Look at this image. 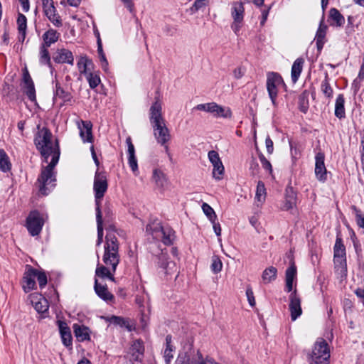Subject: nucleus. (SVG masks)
Segmentation results:
<instances>
[{
    "instance_id": "nucleus-1",
    "label": "nucleus",
    "mask_w": 364,
    "mask_h": 364,
    "mask_svg": "<svg viewBox=\"0 0 364 364\" xmlns=\"http://www.w3.org/2000/svg\"><path fill=\"white\" fill-rule=\"evenodd\" d=\"M38 132L34 139V143L37 149L44 158L45 162L51 156L49 164L43 169L41 175L38 178L40 183L39 191L43 195H47L48 191L51 188L55 181L53 168L58 162L60 152L57 144H54L51 140L52 134L46 127L41 128L40 124L37 126Z\"/></svg>"
},
{
    "instance_id": "nucleus-2",
    "label": "nucleus",
    "mask_w": 364,
    "mask_h": 364,
    "mask_svg": "<svg viewBox=\"0 0 364 364\" xmlns=\"http://www.w3.org/2000/svg\"><path fill=\"white\" fill-rule=\"evenodd\" d=\"M150 122L157 143L164 146L168 151V143L171 140V134L162 116L161 104L158 98L150 107Z\"/></svg>"
},
{
    "instance_id": "nucleus-3",
    "label": "nucleus",
    "mask_w": 364,
    "mask_h": 364,
    "mask_svg": "<svg viewBox=\"0 0 364 364\" xmlns=\"http://www.w3.org/2000/svg\"><path fill=\"white\" fill-rule=\"evenodd\" d=\"M106 238L102 260L106 266L111 267L112 272H114L119 262L117 240L114 235H107Z\"/></svg>"
},
{
    "instance_id": "nucleus-4",
    "label": "nucleus",
    "mask_w": 364,
    "mask_h": 364,
    "mask_svg": "<svg viewBox=\"0 0 364 364\" xmlns=\"http://www.w3.org/2000/svg\"><path fill=\"white\" fill-rule=\"evenodd\" d=\"M146 232L150 233L154 239L161 240L166 245L172 244L175 238L174 231L171 228H164L156 222L149 224L146 226Z\"/></svg>"
},
{
    "instance_id": "nucleus-5",
    "label": "nucleus",
    "mask_w": 364,
    "mask_h": 364,
    "mask_svg": "<svg viewBox=\"0 0 364 364\" xmlns=\"http://www.w3.org/2000/svg\"><path fill=\"white\" fill-rule=\"evenodd\" d=\"M329 358L330 351L326 341L318 338L312 350L310 364H328Z\"/></svg>"
},
{
    "instance_id": "nucleus-6",
    "label": "nucleus",
    "mask_w": 364,
    "mask_h": 364,
    "mask_svg": "<svg viewBox=\"0 0 364 364\" xmlns=\"http://www.w3.org/2000/svg\"><path fill=\"white\" fill-rule=\"evenodd\" d=\"M195 109L209 112L215 117H223L226 119L232 117V112L229 107H223L215 102L199 104L195 107Z\"/></svg>"
},
{
    "instance_id": "nucleus-7",
    "label": "nucleus",
    "mask_w": 364,
    "mask_h": 364,
    "mask_svg": "<svg viewBox=\"0 0 364 364\" xmlns=\"http://www.w3.org/2000/svg\"><path fill=\"white\" fill-rule=\"evenodd\" d=\"M283 83V80L279 74L277 73H267L266 83L267 90L269 97L274 106L276 105L278 89Z\"/></svg>"
},
{
    "instance_id": "nucleus-8",
    "label": "nucleus",
    "mask_w": 364,
    "mask_h": 364,
    "mask_svg": "<svg viewBox=\"0 0 364 364\" xmlns=\"http://www.w3.org/2000/svg\"><path fill=\"white\" fill-rule=\"evenodd\" d=\"M44 220L37 210L31 211L26 219V228L32 236L38 235L43 226Z\"/></svg>"
},
{
    "instance_id": "nucleus-9",
    "label": "nucleus",
    "mask_w": 364,
    "mask_h": 364,
    "mask_svg": "<svg viewBox=\"0 0 364 364\" xmlns=\"http://www.w3.org/2000/svg\"><path fill=\"white\" fill-rule=\"evenodd\" d=\"M244 12L245 9L242 2L236 1L232 4L231 16L233 18V22L231 24V28L237 35L242 27Z\"/></svg>"
},
{
    "instance_id": "nucleus-10",
    "label": "nucleus",
    "mask_w": 364,
    "mask_h": 364,
    "mask_svg": "<svg viewBox=\"0 0 364 364\" xmlns=\"http://www.w3.org/2000/svg\"><path fill=\"white\" fill-rule=\"evenodd\" d=\"M93 188L95 193L97 208L98 207L100 208V200L104 196L107 189V181L104 173H96Z\"/></svg>"
},
{
    "instance_id": "nucleus-11",
    "label": "nucleus",
    "mask_w": 364,
    "mask_h": 364,
    "mask_svg": "<svg viewBox=\"0 0 364 364\" xmlns=\"http://www.w3.org/2000/svg\"><path fill=\"white\" fill-rule=\"evenodd\" d=\"M208 156L213 167L212 173L213 177L218 181L221 180L224 175L225 168L220 160L218 153L214 150H212L208 152Z\"/></svg>"
},
{
    "instance_id": "nucleus-12",
    "label": "nucleus",
    "mask_w": 364,
    "mask_h": 364,
    "mask_svg": "<svg viewBox=\"0 0 364 364\" xmlns=\"http://www.w3.org/2000/svg\"><path fill=\"white\" fill-rule=\"evenodd\" d=\"M289 309L291 314V318L292 321H295L302 314L301 299L297 294L296 291L294 290L289 295Z\"/></svg>"
},
{
    "instance_id": "nucleus-13",
    "label": "nucleus",
    "mask_w": 364,
    "mask_h": 364,
    "mask_svg": "<svg viewBox=\"0 0 364 364\" xmlns=\"http://www.w3.org/2000/svg\"><path fill=\"white\" fill-rule=\"evenodd\" d=\"M43 11L48 18L55 26H60L61 25L59 16L56 13L55 7L53 0H46L42 1Z\"/></svg>"
},
{
    "instance_id": "nucleus-14",
    "label": "nucleus",
    "mask_w": 364,
    "mask_h": 364,
    "mask_svg": "<svg viewBox=\"0 0 364 364\" xmlns=\"http://www.w3.org/2000/svg\"><path fill=\"white\" fill-rule=\"evenodd\" d=\"M80 131V136L83 142H92L93 136L92 134V124L89 121L80 120L77 122Z\"/></svg>"
},
{
    "instance_id": "nucleus-15",
    "label": "nucleus",
    "mask_w": 364,
    "mask_h": 364,
    "mask_svg": "<svg viewBox=\"0 0 364 364\" xmlns=\"http://www.w3.org/2000/svg\"><path fill=\"white\" fill-rule=\"evenodd\" d=\"M315 174L320 181H325L327 178V171L324 164V155L319 152L316 155Z\"/></svg>"
},
{
    "instance_id": "nucleus-16",
    "label": "nucleus",
    "mask_w": 364,
    "mask_h": 364,
    "mask_svg": "<svg viewBox=\"0 0 364 364\" xmlns=\"http://www.w3.org/2000/svg\"><path fill=\"white\" fill-rule=\"evenodd\" d=\"M36 277V269L30 266H27L26 271L23 278V289L26 292L33 289L36 287L35 279Z\"/></svg>"
},
{
    "instance_id": "nucleus-17",
    "label": "nucleus",
    "mask_w": 364,
    "mask_h": 364,
    "mask_svg": "<svg viewBox=\"0 0 364 364\" xmlns=\"http://www.w3.org/2000/svg\"><path fill=\"white\" fill-rule=\"evenodd\" d=\"M152 179L157 188L161 191L166 190L170 184L167 176L159 169H155L153 171Z\"/></svg>"
},
{
    "instance_id": "nucleus-18",
    "label": "nucleus",
    "mask_w": 364,
    "mask_h": 364,
    "mask_svg": "<svg viewBox=\"0 0 364 364\" xmlns=\"http://www.w3.org/2000/svg\"><path fill=\"white\" fill-rule=\"evenodd\" d=\"M23 82L26 95L31 101H34L36 100L34 85L26 68L23 70Z\"/></svg>"
},
{
    "instance_id": "nucleus-19",
    "label": "nucleus",
    "mask_w": 364,
    "mask_h": 364,
    "mask_svg": "<svg viewBox=\"0 0 364 364\" xmlns=\"http://www.w3.org/2000/svg\"><path fill=\"white\" fill-rule=\"evenodd\" d=\"M345 255V247L342 244L341 240L337 238L334 246V262L339 264L343 269L346 264Z\"/></svg>"
},
{
    "instance_id": "nucleus-20",
    "label": "nucleus",
    "mask_w": 364,
    "mask_h": 364,
    "mask_svg": "<svg viewBox=\"0 0 364 364\" xmlns=\"http://www.w3.org/2000/svg\"><path fill=\"white\" fill-rule=\"evenodd\" d=\"M53 60L58 63H68L70 65H73L74 63V57L72 52L65 48L57 50L55 56L53 57Z\"/></svg>"
},
{
    "instance_id": "nucleus-21",
    "label": "nucleus",
    "mask_w": 364,
    "mask_h": 364,
    "mask_svg": "<svg viewBox=\"0 0 364 364\" xmlns=\"http://www.w3.org/2000/svg\"><path fill=\"white\" fill-rule=\"evenodd\" d=\"M57 323L63 344L65 346H70L72 344V336L70 329L68 324L65 321L60 320H58Z\"/></svg>"
},
{
    "instance_id": "nucleus-22",
    "label": "nucleus",
    "mask_w": 364,
    "mask_h": 364,
    "mask_svg": "<svg viewBox=\"0 0 364 364\" xmlns=\"http://www.w3.org/2000/svg\"><path fill=\"white\" fill-rule=\"evenodd\" d=\"M77 66L80 74L85 76L89 73L92 72L93 63L92 60L89 59L86 55H82L79 58Z\"/></svg>"
},
{
    "instance_id": "nucleus-23",
    "label": "nucleus",
    "mask_w": 364,
    "mask_h": 364,
    "mask_svg": "<svg viewBox=\"0 0 364 364\" xmlns=\"http://www.w3.org/2000/svg\"><path fill=\"white\" fill-rule=\"evenodd\" d=\"M159 265L164 270V274L166 275H171L177 272L176 263L169 261L164 255H161L159 257Z\"/></svg>"
},
{
    "instance_id": "nucleus-24",
    "label": "nucleus",
    "mask_w": 364,
    "mask_h": 364,
    "mask_svg": "<svg viewBox=\"0 0 364 364\" xmlns=\"http://www.w3.org/2000/svg\"><path fill=\"white\" fill-rule=\"evenodd\" d=\"M73 332L79 341H89L90 339V330L88 327L84 325H79L75 323L73 326Z\"/></svg>"
},
{
    "instance_id": "nucleus-25",
    "label": "nucleus",
    "mask_w": 364,
    "mask_h": 364,
    "mask_svg": "<svg viewBox=\"0 0 364 364\" xmlns=\"http://www.w3.org/2000/svg\"><path fill=\"white\" fill-rule=\"evenodd\" d=\"M144 346L140 341H134L130 348L132 360L134 361L141 360L144 355Z\"/></svg>"
},
{
    "instance_id": "nucleus-26",
    "label": "nucleus",
    "mask_w": 364,
    "mask_h": 364,
    "mask_svg": "<svg viewBox=\"0 0 364 364\" xmlns=\"http://www.w3.org/2000/svg\"><path fill=\"white\" fill-rule=\"evenodd\" d=\"M286 289L288 292L293 289V282L296 275V267L294 262L291 263L290 267L286 270Z\"/></svg>"
},
{
    "instance_id": "nucleus-27",
    "label": "nucleus",
    "mask_w": 364,
    "mask_h": 364,
    "mask_svg": "<svg viewBox=\"0 0 364 364\" xmlns=\"http://www.w3.org/2000/svg\"><path fill=\"white\" fill-rule=\"evenodd\" d=\"M95 290L96 294L103 300L109 301L113 299V295L109 292L107 287L100 284L97 279L95 282Z\"/></svg>"
},
{
    "instance_id": "nucleus-28",
    "label": "nucleus",
    "mask_w": 364,
    "mask_h": 364,
    "mask_svg": "<svg viewBox=\"0 0 364 364\" xmlns=\"http://www.w3.org/2000/svg\"><path fill=\"white\" fill-rule=\"evenodd\" d=\"M304 63V59L297 58L292 65L291 76L294 83H295L299 79V77L302 71Z\"/></svg>"
},
{
    "instance_id": "nucleus-29",
    "label": "nucleus",
    "mask_w": 364,
    "mask_h": 364,
    "mask_svg": "<svg viewBox=\"0 0 364 364\" xmlns=\"http://www.w3.org/2000/svg\"><path fill=\"white\" fill-rule=\"evenodd\" d=\"M277 270L275 267L271 266L265 269L262 274V279L264 284H269L274 281L277 278Z\"/></svg>"
},
{
    "instance_id": "nucleus-30",
    "label": "nucleus",
    "mask_w": 364,
    "mask_h": 364,
    "mask_svg": "<svg viewBox=\"0 0 364 364\" xmlns=\"http://www.w3.org/2000/svg\"><path fill=\"white\" fill-rule=\"evenodd\" d=\"M296 205V194L292 189L286 191L285 201L283 209L289 210L292 209Z\"/></svg>"
},
{
    "instance_id": "nucleus-31",
    "label": "nucleus",
    "mask_w": 364,
    "mask_h": 364,
    "mask_svg": "<svg viewBox=\"0 0 364 364\" xmlns=\"http://www.w3.org/2000/svg\"><path fill=\"white\" fill-rule=\"evenodd\" d=\"M59 36L60 34L55 30H48L43 36L44 41L43 45L49 47L51 44L55 43L58 40Z\"/></svg>"
},
{
    "instance_id": "nucleus-32",
    "label": "nucleus",
    "mask_w": 364,
    "mask_h": 364,
    "mask_svg": "<svg viewBox=\"0 0 364 364\" xmlns=\"http://www.w3.org/2000/svg\"><path fill=\"white\" fill-rule=\"evenodd\" d=\"M344 102L345 100L343 95H339L336 98L335 104V115L339 119L345 117Z\"/></svg>"
},
{
    "instance_id": "nucleus-33",
    "label": "nucleus",
    "mask_w": 364,
    "mask_h": 364,
    "mask_svg": "<svg viewBox=\"0 0 364 364\" xmlns=\"http://www.w3.org/2000/svg\"><path fill=\"white\" fill-rule=\"evenodd\" d=\"M266 188L262 181H259L257 186L255 193V200L258 203L257 205L264 202L266 198Z\"/></svg>"
},
{
    "instance_id": "nucleus-34",
    "label": "nucleus",
    "mask_w": 364,
    "mask_h": 364,
    "mask_svg": "<svg viewBox=\"0 0 364 364\" xmlns=\"http://www.w3.org/2000/svg\"><path fill=\"white\" fill-rule=\"evenodd\" d=\"M166 347L164 352V358L166 362V364H170L171 360L173 358V348L171 345V337L170 336H167L166 338Z\"/></svg>"
},
{
    "instance_id": "nucleus-35",
    "label": "nucleus",
    "mask_w": 364,
    "mask_h": 364,
    "mask_svg": "<svg viewBox=\"0 0 364 364\" xmlns=\"http://www.w3.org/2000/svg\"><path fill=\"white\" fill-rule=\"evenodd\" d=\"M18 30L21 35V40L23 41L26 37V31L27 28V19L26 17L22 14H18L17 18Z\"/></svg>"
},
{
    "instance_id": "nucleus-36",
    "label": "nucleus",
    "mask_w": 364,
    "mask_h": 364,
    "mask_svg": "<svg viewBox=\"0 0 364 364\" xmlns=\"http://www.w3.org/2000/svg\"><path fill=\"white\" fill-rule=\"evenodd\" d=\"M97 210V236H98V240H97V245H100L102 242V237H103V228H102V213L100 210V208L98 207L96 208Z\"/></svg>"
},
{
    "instance_id": "nucleus-37",
    "label": "nucleus",
    "mask_w": 364,
    "mask_h": 364,
    "mask_svg": "<svg viewBox=\"0 0 364 364\" xmlns=\"http://www.w3.org/2000/svg\"><path fill=\"white\" fill-rule=\"evenodd\" d=\"M223 262L218 255H213L211 257L210 269L214 274H218L222 271Z\"/></svg>"
},
{
    "instance_id": "nucleus-38",
    "label": "nucleus",
    "mask_w": 364,
    "mask_h": 364,
    "mask_svg": "<svg viewBox=\"0 0 364 364\" xmlns=\"http://www.w3.org/2000/svg\"><path fill=\"white\" fill-rule=\"evenodd\" d=\"M209 2V0H196L190 8L191 14H196L200 10H203L208 6Z\"/></svg>"
},
{
    "instance_id": "nucleus-39",
    "label": "nucleus",
    "mask_w": 364,
    "mask_h": 364,
    "mask_svg": "<svg viewBox=\"0 0 364 364\" xmlns=\"http://www.w3.org/2000/svg\"><path fill=\"white\" fill-rule=\"evenodd\" d=\"M108 321L112 323L117 324L120 326H125L129 331L132 329V325L122 317L112 316L108 318Z\"/></svg>"
},
{
    "instance_id": "nucleus-40",
    "label": "nucleus",
    "mask_w": 364,
    "mask_h": 364,
    "mask_svg": "<svg viewBox=\"0 0 364 364\" xmlns=\"http://www.w3.org/2000/svg\"><path fill=\"white\" fill-rule=\"evenodd\" d=\"M330 18L335 22L336 25L341 26L344 23V17L336 9H331L330 10Z\"/></svg>"
},
{
    "instance_id": "nucleus-41",
    "label": "nucleus",
    "mask_w": 364,
    "mask_h": 364,
    "mask_svg": "<svg viewBox=\"0 0 364 364\" xmlns=\"http://www.w3.org/2000/svg\"><path fill=\"white\" fill-rule=\"evenodd\" d=\"M10 168L11 164L6 154L3 150H0V170L6 172L10 170Z\"/></svg>"
},
{
    "instance_id": "nucleus-42",
    "label": "nucleus",
    "mask_w": 364,
    "mask_h": 364,
    "mask_svg": "<svg viewBox=\"0 0 364 364\" xmlns=\"http://www.w3.org/2000/svg\"><path fill=\"white\" fill-rule=\"evenodd\" d=\"M95 273L97 277H100L101 278L107 277V278H109L112 281H114V278L113 275L112 274V273L110 272V271L108 269V268L107 267H105V266L98 267L96 269Z\"/></svg>"
},
{
    "instance_id": "nucleus-43",
    "label": "nucleus",
    "mask_w": 364,
    "mask_h": 364,
    "mask_svg": "<svg viewBox=\"0 0 364 364\" xmlns=\"http://www.w3.org/2000/svg\"><path fill=\"white\" fill-rule=\"evenodd\" d=\"M321 90L323 94L328 98H331L333 96V89L331 86L330 85L327 77L324 79V80L322 82L321 85Z\"/></svg>"
},
{
    "instance_id": "nucleus-44",
    "label": "nucleus",
    "mask_w": 364,
    "mask_h": 364,
    "mask_svg": "<svg viewBox=\"0 0 364 364\" xmlns=\"http://www.w3.org/2000/svg\"><path fill=\"white\" fill-rule=\"evenodd\" d=\"M202 210L204 214L207 216L209 220L211 222L216 220L217 215L214 210L208 203H203L202 205Z\"/></svg>"
},
{
    "instance_id": "nucleus-45",
    "label": "nucleus",
    "mask_w": 364,
    "mask_h": 364,
    "mask_svg": "<svg viewBox=\"0 0 364 364\" xmlns=\"http://www.w3.org/2000/svg\"><path fill=\"white\" fill-rule=\"evenodd\" d=\"M55 97L62 99L64 102H70L72 98L69 92H65L62 87L58 85L56 86Z\"/></svg>"
},
{
    "instance_id": "nucleus-46",
    "label": "nucleus",
    "mask_w": 364,
    "mask_h": 364,
    "mask_svg": "<svg viewBox=\"0 0 364 364\" xmlns=\"http://www.w3.org/2000/svg\"><path fill=\"white\" fill-rule=\"evenodd\" d=\"M48 46L42 45L40 51V60L41 63L48 64L50 62L49 52L48 50Z\"/></svg>"
},
{
    "instance_id": "nucleus-47",
    "label": "nucleus",
    "mask_w": 364,
    "mask_h": 364,
    "mask_svg": "<svg viewBox=\"0 0 364 364\" xmlns=\"http://www.w3.org/2000/svg\"><path fill=\"white\" fill-rule=\"evenodd\" d=\"M88 82L89 85L91 88H95L100 82V77L92 72L89 73L87 75H85Z\"/></svg>"
},
{
    "instance_id": "nucleus-48",
    "label": "nucleus",
    "mask_w": 364,
    "mask_h": 364,
    "mask_svg": "<svg viewBox=\"0 0 364 364\" xmlns=\"http://www.w3.org/2000/svg\"><path fill=\"white\" fill-rule=\"evenodd\" d=\"M355 217V221L357 225L360 228L364 229V214L356 208H353Z\"/></svg>"
},
{
    "instance_id": "nucleus-49",
    "label": "nucleus",
    "mask_w": 364,
    "mask_h": 364,
    "mask_svg": "<svg viewBox=\"0 0 364 364\" xmlns=\"http://www.w3.org/2000/svg\"><path fill=\"white\" fill-rule=\"evenodd\" d=\"M41 301L38 303L35 309L38 313H44L48 309V302L46 298L43 296L41 299Z\"/></svg>"
},
{
    "instance_id": "nucleus-50",
    "label": "nucleus",
    "mask_w": 364,
    "mask_h": 364,
    "mask_svg": "<svg viewBox=\"0 0 364 364\" xmlns=\"http://www.w3.org/2000/svg\"><path fill=\"white\" fill-rule=\"evenodd\" d=\"M37 280L41 288H43L47 284V277L43 272H38L36 269Z\"/></svg>"
},
{
    "instance_id": "nucleus-51",
    "label": "nucleus",
    "mask_w": 364,
    "mask_h": 364,
    "mask_svg": "<svg viewBox=\"0 0 364 364\" xmlns=\"http://www.w3.org/2000/svg\"><path fill=\"white\" fill-rule=\"evenodd\" d=\"M259 157L263 168L265 169L269 173H272V168L270 162L266 159V158L262 154L259 155Z\"/></svg>"
},
{
    "instance_id": "nucleus-52",
    "label": "nucleus",
    "mask_w": 364,
    "mask_h": 364,
    "mask_svg": "<svg viewBox=\"0 0 364 364\" xmlns=\"http://www.w3.org/2000/svg\"><path fill=\"white\" fill-rule=\"evenodd\" d=\"M128 161H129V165L130 168H132V171L134 173H136L138 170V164H137V160L136 159L135 155H129Z\"/></svg>"
},
{
    "instance_id": "nucleus-53",
    "label": "nucleus",
    "mask_w": 364,
    "mask_h": 364,
    "mask_svg": "<svg viewBox=\"0 0 364 364\" xmlns=\"http://www.w3.org/2000/svg\"><path fill=\"white\" fill-rule=\"evenodd\" d=\"M326 29V26H323L322 25H320L319 28L316 33L317 46H318L320 43H322V41L325 36Z\"/></svg>"
},
{
    "instance_id": "nucleus-54",
    "label": "nucleus",
    "mask_w": 364,
    "mask_h": 364,
    "mask_svg": "<svg viewBox=\"0 0 364 364\" xmlns=\"http://www.w3.org/2000/svg\"><path fill=\"white\" fill-rule=\"evenodd\" d=\"M42 297H43V296L38 293H33L29 296L30 301H31L32 305L34 306V308L36 306L38 303H39L41 301V299Z\"/></svg>"
},
{
    "instance_id": "nucleus-55",
    "label": "nucleus",
    "mask_w": 364,
    "mask_h": 364,
    "mask_svg": "<svg viewBox=\"0 0 364 364\" xmlns=\"http://www.w3.org/2000/svg\"><path fill=\"white\" fill-rule=\"evenodd\" d=\"M246 296L248 300V302L251 306H254L255 305V300L253 291L250 287H248L246 290Z\"/></svg>"
},
{
    "instance_id": "nucleus-56",
    "label": "nucleus",
    "mask_w": 364,
    "mask_h": 364,
    "mask_svg": "<svg viewBox=\"0 0 364 364\" xmlns=\"http://www.w3.org/2000/svg\"><path fill=\"white\" fill-rule=\"evenodd\" d=\"M250 170L252 175L255 176L258 173L259 165L255 159H252L250 162Z\"/></svg>"
},
{
    "instance_id": "nucleus-57",
    "label": "nucleus",
    "mask_w": 364,
    "mask_h": 364,
    "mask_svg": "<svg viewBox=\"0 0 364 364\" xmlns=\"http://www.w3.org/2000/svg\"><path fill=\"white\" fill-rule=\"evenodd\" d=\"M126 144L127 145V147H128V150H127V152H128V155H135V149H134V146L132 142V139L130 136H128L126 139Z\"/></svg>"
},
{
    "instance_id": "nucleus-58",
    "label": "nucleus",
    "mask_w": 364,
    "mask_h": 364,
    "mask_svg": "<svg viewBox=\"0 0 364 364\" xmlns=\"http://www.w3.org/2000/svg\"><path fill=\"white\" fill-rule=\"evenodd\" d=\"M189 360V356L186 353L179 355L176 360V364H190Z\"/></svg>"
},
{
    "instance_id": "nucleus-59",
    "label": "nucleus",
    "mask_w": 364,
    "mask_h": 364,
    "mask_svg": "<svg viewBox=\"0 0 364 364\" xmlns=\"http://www.w3.org/2000/svg\"><path fill=\"white\" fill-rule=\"evenodd\" d=\"M124 6L131 12L134 11V4L132 0H120Z\"/></svg>"
},
{
    "instance_id": "nucleus-60",
    "label": "nucleus",
    "mask_w": 364,
    "mask_h": 364,
    "mask_svg": "<svg viewBox=\"0 0 364 364\" xmlns=\"http://www.w3.org/2000/svg\"><path fill=\"white\" fill-rule=\"evenodd\" d=\"M213 225V228L214 230L215 233L217 236H220L221 235V228L218 223L216 222V220H214L210 222Z\"/></svg>"
},
{
    "instance_id": "nucleus-61",
    "label": "nucleus",
    "mask_w": 364,
    "mask_h": 364,
    "mask_svg": "<svg viewBox=\"0 0 364 364\" xmlns=\"http://www.w3.org/2000/svg\"><path fill=\"white\" fill-rule=\"evenodd\" d=\"M99 57H100V60L101 66H102V69L105 71H107L108 69V62L106 59L105 53H101V56H99Z\"/></svg>"
},
{
    "instance_id": "nucleus-62",
    "label": "nucleus",
    "mask_w": 364,
    "mask_h": 364,
    "mask_svg": "<svg viewBox=\"0 0 364 364\" xmlns=\"http://www.w3.org/2000/svg\"><path fill=\"white\" fill-rule=\"evenodd\" d=\"M265 144L267 152L272 154L273 152V142L269 136L265 139Z\"/></svg>"
},
{
    "instance_id": "nucleus-63",
    "label": "nucleus",
    "mask_w": 364,
    "mask_h": 364,
    "mask_svg": "<svg viewBox=\"0 0 364 364\" xmlns=\"http://www.w3.org/2000/svg\"><path fill=\"white\" fill-rule=\"evenodd\" d=\"M21 4L23 10L24 12H28L29 11V1L28 0H21L19 1Z\"/></svg>"
},
{
    "instance_id": "nucleus-64",
    "label": "nucleus",
    "mask_w": 364,
    "mask_h": 364,
    "mask_svg": "<svg viewBox=\"0 0 364 364\" xmlns=\"http://www.w3.org/2000/svg\"><path fill=\"white\" fill-rule=\"evenodd\" d=\"M358 297L360 298L362 301L364 299V289H358L355 291Z\"/></svg>"
}]
</instances>
